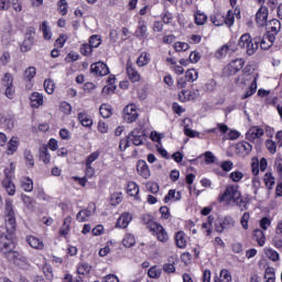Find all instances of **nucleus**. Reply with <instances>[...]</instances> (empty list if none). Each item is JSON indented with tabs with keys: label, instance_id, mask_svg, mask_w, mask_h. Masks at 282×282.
<instances>
[{
	"label": "nucleus",
	"instance_id": "864d4df0",
	"mask_svg": "<svg viewBox=\"0 0 282 282\" xmlns=\"http://www.w3.org/2000/svg\"><path fill=\"white\" fill-rule=\"evenodd\" d=\"M101 43H102V40L100 39V35H93L89 39V45L93 47H100Z\"/></svg>",
	"mask_w": 282,
	"mask_h": 282
},
{
	"label": "nucleus",
	"instance_id": "774afa93",
	"mask_svg": "<svg viewBox=\"0 0 282 282\" xmlns=\"http://www.w3.org/2000/svg\"><path fill=\"white\" fill-rule=\"evenodd\" d=\"M129 137L121 139L119 142V150L120 151H127L129 149Z\"/></svg>",
	"mask_w": 282,
	"mask_h": 282
},
{
	"label": "nucleus",
	"instance_id": "c9c22d12",
	"mask_svg": "<svg viewBox=\"0 0 282 282\" xmlns=\"http://www.w3.org/2000/svg\"><path fill=\"white\" fill-rule=\"evenodd\" d=\"M111 106L102 104L99 108V113L102 118H111Z\"/></svg>",
	"mask_w": 282,
	"mask_h": 282
},
{
	"label": "nucleus",
	"instance_id": "473e14b6",
	"mask_svg": "<svg viewBox=\"0 0 282 282\" xmlns=\"http://www.w3.org/2000/svg\"><path fill=\"white\" fill-rule=\"evenodd\" d=\"M257 79V77L252 74H247V75H240L238 76V78L236 79V85H246V83H248V80H254Z\"/></svg>",
	"mask_w": 282,
	"mask_h": 282
},
{
	"label": "nucleus",
	"instance_id": "680f3d73",
	"mask_svg": "<svg viewBox=\"0 0 282 282\" xmlns=\"http://www.w3.org/2000/svg\"><path fill=\"white\" fill-rule=\"evenodd\" d=\"M191 91L188 90H182L180 94H178V100L181 102H186V100H191Z\"/></svg>",
	"mask_w": 282,
	"mask_h": 282
},
{
	"label": "nucleus",
	"instance_id": "9b49d317",
	"mask_svg": "<svg viewBox=\"0 0 282 282\" xmlns=\"http://www.w3.org/2000/svg\"><path fill=\"white\" fill-rule=\"evenodd\" d=\"M6 178L2 181V186L7 191L8 195H14L17 193V186L12 182V177L10 176V170H4Z\"/></svg>",
	"mask_w": 282,
	"mask_h": 282
},
{
	"label": "nucleus",
	"instance_id": "4468645a",
	"mask_svg": "<svg viewBox=\"0 0 282 282\" xmlns=\"http://www.w3.org/2000/svg\"><path fill=\"white\" fill-rule=\"evenodd\" d=\"M90 72L96 76H107V74H109V67L102 62H97L91 64Z\"/></svg>",
	"mask_w": 282,
	"mask_h": 282
},
{
	"label": "nucleus",
	"instance_id": "603ef678",
	"mask_svg": "<svg viewBox=\"0 0 282 282\" xmlns=\"http://www.w3.org/2000/svg\"><path fill=\"white\" fill-rule=\"evenodd\" d=\"M225 24L228 25V28H232V25H235V14L232 13V10L227 12V17H225Z\"/></svg>",
	"mask_w": 282,
	"mask_h": 282
},
{
	"label": "nucleus",
	"instance_id": "6e6552de",
	"mask_svg": "<svg viewBox=\"0 0 282 282\" xmlns=\"http://www.w3.org/2000/svg\"><path fill=\"white\" fill-rule=\"evenodd\" d=\"M138 107L130 104L123 109V120L128 123L135 122L138 120Z\"/></svg>",
	"mask_w": 282,
	"mask_h": 282
},
{
	"label": "nucleus",
	"instance_id": "ddd939ff",
	"mask_svg": "<svg viewBox=\"0 0 282 282\" xmlns=\"http://www.w3.org/2000/svg\"><path fill=\"white\" fill-rule=\"evenodd\" d=\"M264 131L263 129L253 126L251 127L247 133H246V139L249 140V142H257L260 138H263Z\"/></svg>",
	"mask_w": 282,
	"mask_h": 282
},
{
	"label": "nucleus",
	"instance_id": "ea45409f",
	"mask_svg": "<svg viewBox=\"0 0 282 282\" xmlns=\"http://www.w3.org/2000/svg\"><path fill=\"white\" fill-rule=\"evenodd\" d=\"M162 274V270L161 269H158V267H152L148 270V276L150 279H160Z\"/></svg>",
	"mask_w": 282,
	"mask_h": 282
},
{
	"label": "nucleus",
	"instance_id": "4c0bfd02",
	"mask_svg": "<svg viewBox=\"0 0 282 282\" xmlns=\"http://www.w3.org/2000/svg\"><path fill=\"white\" fill-rule=\"evenodd\" d=\"M198 77L199 73L195 68L188 69L185 73V78H187L189 83H195V80H197Z\"/></svg>",
	"mask_w": 282,
	"mask_h": 282
},
{
	"label": "nucleus",
	"instance_id": "f257e3e1",
	"mask_svg": "<svg viewBox=\"0 0 282 282\" xmlns=\"http://www.w3.org/2000/svg\"><path fill=\"white\" fill-rule=\"evenodd\" d=\"M218 202L224 203L227 202V204H230L234 202V204H237L240 208H243L245 210L248 208L246 207V200L241 198V192H239V188L235 185H229L225 189V192L218 197Z\"/></svg>",
	"mask_w": 282,
	"mask_h": 282
},
{
	"label": "nucleus",
	"instance_id": "a19ab883",
	"mask_svg": "<svg viewBox=\"0 0 282 282\" xmlns=\"http://www.w3.org/2000/svg\"><path fill=\"white\" fill-rule=\"evenodd\" d=\"M151 58H149V55L147 53H142L138 59H137V65L139 67H144V65H149Z\"/></svg>",
	"mask_w": 282,
	"mask_h": 282
},
{
	"label": "nucleus",
	"instance_id": "052dcab7",
	"mask_svg": "<svg viewBox=\"0 0 282 282\" xmlns=\"http://www.w3.org/2000/svg\"><path fill=\"white\" fill-rule=\"evenodd\" d=\"M174 48L176 52H186V50H188V43L176 42Z\"/></svg>",
	"mask_w": 282,
	"mask_h": 282
},
{
	"label": "nucleus",
	"instance_id": "4be33fe9",
	"mask_svg": "<svg viewBox=\"0 0 282 282\" xmlns=\"http://www.w3.org/2000/svg\"><path fill=\"white\" fill-rule=\"evenodd\" d=\"M26 242L29 246H31V248H34L35 250H43V248H45L43 241L34 236L26 237Z\"/></svg>",
	"mask_w": 282,
	"mask_h": 282
},
{
	"label": "nucleus",
	"instance_id": "a18cd8bd",
	"mask_svg": "<svg viewBox=\"0 0 282 282\" xmlns=\"http://www.w3.org/2000/svg\"><path fill=\"white\" fill-rule=\"evenodd\" d=\"M212 22L216 25H224L226 23V17L221 15V14H215L214 17H212Z\"/></svg>",
	"mask_w": 282,
	"mask_h": 282
},
{
	"label": "nucleus",
	"instance_id": "6e6d98bb",
	"mask_svg": "<svg viewBox=\"0 0 282 282\" xmlns=\"http://www.w3.org/2000/svg\"><path fill=\"white\" fill-rule=\"evenodd\" d=\"M265 147H267L268 151H269L272 155H274V153H276V143H275L274 141L268 139V140L265 141Z\"/></svg>",
	"mask_w": 282,
	"mask_h": 282
},
{
	"label": "nucleus",
	"instance_id": "338daca9",
	"mask_svg": "<svg viewBox=\"0 0 282 282\" xmlns=\"http://www.w3.org/2000/svg\"><path fill=\"white\" fill-rule=\"evenodd\" d=\"M230 180H232V182H241V180H243V173L240 171L232 172L230 174Z\"/></svg>",
	"mask_w": 282,
	"mask_h": 282
},
{
	"label": "nucleus",
	"instance_id": "37998d69",
	"mask_svg": "<svg viewBox=\"0 0 282 282\" xmlns=\"http://www.w3.org/2000/svg\"><path fill=\"white\" fill-rule=\"evenodd\" d=\"M41 31L43 32V36L46 41L52 39V32L50 31V26H47V21L42 22Z\"/></svg>",
	"mask_w": 282,
	"mask_h": 282
},
{
	"label": "nucleus",
	"instance_id": "0e129e2a",
	"mask_svg": "<svg viewBox=\"0 0 282 282\" xmlns=\"http://www.w3.org/2000/svg\"><path fill=\"white\" fill-rule=\"evenodd\" d=\"M265 254L269 259H271V261H279V252L268 249Z\"/></svg>",
	"mask_w": 282,
	"mask_h": 282
},
{
	"label": "nucleus",
	"instance_id": "c85d7f7f",
	"mask_svg": "<svg viewBox=\"0 0 282 282\" xmlns=\"http://www.w3.org/2000/svg\"><path fill=\"white\" fill-rule=\"evenodd\" d=\"M134 36H137V39H147V24H144V22H139Z\"/></svg>",
	"mask_w": 282,
	"mask_h": 282
},
{
	"label": "nucleus",
	"instance_id": "de8ad7c7",
	"mask_svg": "<svg viewBox=\"0 0 282 282\" xmlns=\"http://www.w3.org/2000/svg\"><path fill=\"white\" fill-rule=\"evenodd\" d=\"M206 21H208V17H206L205 13L197 12L195 14V23H196V25H204L206 23Z\"/></svg>",
	"mask_w": 282,
	"mask_h": 282
},
{
	"label": "nucleus",
	"instance_id": "8fccbe9b",
	"mask_svg": "<svg viewBox=\"0 0 282 282\" xmlns=\"http://www.w3.org/2000/svg\"><path fill=\"white\" fill-rule=\"evenodd\" d=\"M21 199H22L23 204H25L26 208H29V209L34 208V200L32 199V197H30L25 194H22Z\"/></svg>",
	"mask_w": 282,
	"mask_h": 282
},
{
	"label": "nucleus",
	"instance_id": "2f4dec72",
	"mask_svg": "<svg viewBox=\"0 0 282 282\" xmlns=\"http://www.w3.org/2000/svg\"><path fill=\"white\" fill-rule=\"evenodd\" d=\"M122 245L124 248H133V246H135V237L131 234H127L122 239Z\"/></svg>",
	"mask_w": 282,
	"mask_h": 282
},
{
	"label": "nucleus",
	"instance_id": "a878e982",
	"mask_svg": "<svg viewBox=\"0 0 282 282\" xmlns=\"http://www.w3.org/2000/svg\"><path fill=\"white\" fill-rule=\"evenodd\" d=\"M215 282H232V275L230 271L223 269L220 271L219 278H215Z\"/></svg>",
	"mask_w": 282,
	"mask_h": 282
},
{
	"label": "nucleus",
	"instance_id": "423d86ee",
	"mask_svg": "<svg viewBox=\"0 0 282 282\" xmlns=\"http://www.w3.org/2000/svg\"><path fill=\"white\" fill-rule=\"evenodd\" d=\"M245 63L246 62H243V59H241V58L234 59L230 64H228L224 68V74H226V76H235V74H237V72H241V69H243Z\"/></svg>",
	"mask_w": 282,
	"mask_h": 282
},
{
	"label": "nucleus",
	"instance_id": "13d9d810",
	"mask_svg": "<svg viewBox=\"0 0 282 282\" xmlns=\"http://www.w3.org/2000/svg\"><path fill=\"white\" fill-rule=\"evenodd\" d=\"M98 158H100V152H93L86 160V166L94 164Z\"/></svg>",
	"mask_w": 282,
	"mask_h": 282
},
{
	"label": "nucleus",
	"instance_id": "20e7f679",
	"mask_svg": "<svg viewBox=\"0 0 282 282\" xmlns=\"http://www.w3.org/2000/svg\"><path fill=\"white\" fill-rule=\"evenodd\" d=\"M6 230L8 235H14V230H17V218L11 200L6 202Z\"/></svg>",
	"mask_w": 282,
	"mask_h": 282
},
{
	"label": "nucleus",
	"instance_id": "412c9836",
	"mask_svg": "<svg viewBox=\"0 0 282 282\" xmlns=\"http://www.w3.org/2000/svg\"><path fill=\"white\" fill-rule=\"evenodd\" d=\"M19 149V138L12 137L7 145V155H14Z\"/></svg>",
	"mask_w": 282,
	"mask_h": 282
},
{
	"label": "nucleus",
	"instance_id": "49530a36",
	"mask_svg": "<svg viewBox=\"0 0 282 282\" xmlns=\"http://www.w3.org/2000/svg\"><path fill=\"white\" fill-rule=\"evenodd\" d=\"M264 184L269 191H272V188H274V177L272 176V174L267 173L264 175Z\"/></svg>",
	"mask_w": 282,
	"mask_h": 282
},
{
	"label": "nucleus",
	"instance_id": "f8f14e48",
	"mask_svg": "<svg viewBox=\"0 0 282 282\" xmlns=\"http://www.w3.org/2000/svg\"><path fill=\"white\" fill-rule=\"evenodd\" d=\"M268 14H269L268 7L262 4L259 8L258 12L256 13V22H257V25H259V28H264V25L268 22Z\"/></svg>",
	"mask_w": 282,
	"mask_h": 282
},
{
	"label": "nucleus",
	"instance_id": "f03ea898",
	"mask_svg": "<svg viewBox=\"0 0 282 282\" xmlns=\"http://www.w3.org/2000/svg\"><path fill=\"white\" fill-rule=\"evenodd\" d=\"M13 235L11 234H2L0 236V252L6 254L9 261L15 262L19 259V252L14 251V240H12Z\"/></svg>",
	"mask_w": 282,
	"mask_h": 282
},
{
	"label": "nucleus",
	"instance_id": "c03bdc74",
	"mask_svg": "<svg viewBox=\"0 0 282 282\" xmlns=\"http://www.w3.org/2000/svg\"><path fill=\"white\" fill-rule=\"evenodd\" d=\"M91 272V267L88 263H82L77 268V274H89Z\"/></svg>",
	"mask_w": 282,
	"mask_h": 282
},
{
	"label": "nucleus",
	"instance_id": "7c9ffc66",
	"mask_svg": "<svg viewBox=\"0 0 282 282\" xmlns=\"http://www.w3.org/2000/svg\"><path fill=\"white\" fill-rule=\"evenodd\" d=\"M127 193L130 195V197H135V195L140 193V187L135 184V182H129Z\"/></svg>",
	"mask_w": 282,
	"mask_h": 282
},
{
	"label": "nucleus",
	"instance_id": "b1692460",
	"mask_svg": "<svg viewBox=\"0 0 282 282\" xmlns=\"http://www.w3.org/2000/svg\"><path fill=\"white\" fill-rule=\"evenodd\" d=\"M30 100H31V107H33L34 109H39V107L43 105V95L39 93H33L30 97Z\"/></svg>",
	"mask_w": 282,
	"mask_h": 282
},
{
	"label": "nucleus",
	"instance_id": "2eb2a0df",
	"mask_svg": "<svg viewBox=\"0 0 282 282\" xmlns=\"http://www.w3.org/2000/svg\"><path fill=\"white\" fill-rule=\"evenodd\" d=\"M137 171L141 177H144V180H149V177H151V170H149L147 161H139L137 164Z\"/></svg>",
	"mask_w": 282,
	"mask_h": 282
},
{
	"label": "nucleus",
	"instance_id": "6ab92c4d",
	"mask_svg": "<svg viewBox=\"0 0 282 282\" xmlns=\"http://www.w3.org/2000/svg\"><path fill=\"white\" fill-rule=\"evenodd\" d=\"M131 219H133V217L131 216V214L129 213H124L122 214L119 219L117 220V228H127V226H129V224H131Z\"/></svg>",
	"mask_w": 282,
	"mask_h": 282
},
{
	"label": "nucleus",
	"instance_id": "f704fd0d",
	"mask_svg": "<svg viewBox=\"0 0 282 282\" xmlns=\"http://www.w3.org/2000/svg\"><path fill=\"white\" fill-rule=\"evenodd\" d=\"M264 279H265L267 282H274V281H276V275L274 273V268L268 267L264 270Z\"/></svg>",
	"mask_w": 282,
	"mask_h": 282
},
{
	"label": "nucleus",
	"instance_id": "3c124183",
	"mask_svg": "<svg viewBox=\"0 0 282 282\" xmlns=\"http://www.w3.org/2000/svg\"><path fill=\"white\" fill-rule=\"evenodd\" d=\"M2 85L3 87L14 85V78L12 77V74L10 73L4 74V76L2 77Z\"/></svg>",
	"mask_w": 282,
	"mask_h": 282
},
{
	"label": "nucleus",
	"instance_id": "0eeeda50",
	"mask_svg": "<svg viewBox=\"0 0 282 282\" xmlns=\"http://www.w3.org/2000/svg\"><path fill=\"white\" fill-rule=\"evenodd\" d=\"M129 142H132L134 147H142L144 140H147V134L140 129H134L128 134Z\"/></svg>",
	"mask_w": 282,
	"mask_h": 282
},
{
	"label": "nucleus",
	"instance_id": "39448f33",
	"mask_svg": "<svg viewBox=\"0 0 282 282\" xmlns=\"http://www.w3.org/2000/svg\"><path fill=\"white\" fill-rule=\"evenodd\" d=\"M150 231L153 232L156 239L162 243H166V241H169V234L166 232L162 225L152 223L150 225Z\"/></svg>",
	"mask_w": 282,
	"mask_h": 282
},
{
	"label": "nucleus",
	"instance_id": "4d7b16f0",
	"mask_svg": "<svg viewBox=\"0 0 282 282\" xmlns=\"http://www.w3.org/2000/svg\"><path fill=\"white\" fill-rule=\"evenodd\" d=\"M204 156H205V162L207 164H215V162L217 160V156H215V154H213V152H210V151L205 152Z\"/></svg>",
	"mask_w": 282,
	"mask_h": 282
},
{
	"label": "nucleus",
	"instance_id": "f3484780",
	"mask_svg": "<svg viewBox=\"0 0 282 282\" xmlns=\"http://www.w3.org/2000/svg\"><path fill=\"white\" fill-rule=\"evenodd\" d=\"M274 41H276V37H274V35L265 34L262 39L260 37L259 44L261 50H268L269 47L274 45Z\"/></svg>",
	"mask_w": 282,
	"mask_h": 282
},
{
	"label": "nucleus",
	"instance_id": "5fc2aeb1",
	"mask_svg": "<svg viewBox=\"0 0 282 282\" xmlns=\"http://www.w3.org/2000/svg\"><path fill=\"white\" fill-rule=\"evenodd\" d=\"M93 52L94 47L89 44H83L80 47V54H83V56H90Z\"/></svg>",
	"mask_w": 282,
	"mask_h": 282
},
{
	"label": "nucleus",
	"instance_id": "58836bf2",
	"mask_svg": "<svg viewBox=\"0 0 282 282\" xmlns=\"http://www.w3.org/2000/svg\"><path fill=\"white\" fill-rule=\"evenodd\" d=\"M55 87H56V84H54V80L52 78L44 80V89L46 94H50V95L54 94Z\"/></svg>",
	"mask_w": 282,
	"mask_h": 282
},
{
	"label": "nucleus",
	"instance_id": "69168bd1",
	"mask_svg": "<svg viewBox=\"0 0 282 282\" xmlns=\"http://www.w3.org/2000/svg\"><path fill=\"white\" fill-rule=\"evenodd\" d=\"M58 8L61 14L65 17V14H67V0H59Z\"/></svg>",
	"mask_w": 282,
	"mask_h": 282
},
{
	"label": "nucleus",
	"instance_id": "e2e57ef3",
	"mask_svg": "<svg viewBox=\"0 0 282 282\" xmlns=\"http://www.w3.org/2000/svg\"><path fill=\"white\" fill-rule=\"evenodd\" d=\"M248 221H250V214L245 213L240 219V224L245 230H248Z\"/></svg>",
	"mask_w": 282,
	"mask_h": 282
},
{
	"label": "nucleus",
	"instance_id": "9d476101",
	"mask_svg": "<svg viewBox=\"0 0 282 282\" xmlns=\"http://www.w3.org/2000/svg\"><path fill=\"white\" fill-rule=\"evenodd\" d=\"M264 25L267 28V35L274 36V39H276V35L281 32V21L272 19Z\"/></svg>",
	"mask_w": 282,
	"mask_h": 282
},
{
	"label": "nucleus",
	"instance_id": "7ed1b4c3",
	"mask_svg": "<svg viewBox=\"0 0 282 282\" xmlns=\"http://www.w3.org/2000/svg\"><path fill=\"white\" fill-rule=\"evenodd\" d=\"M259 41H261V37H254L252 40L250 33H245L240 36L238 45L241 50L246 51L248 56H252L259 50Z\"/></svg>",
	"mask_w": 282,
	"mask_h": 282
},
{
	"label": "nucleus",
	"instance_id": "79ce46f5",
	"mask_svg": "<svg viewBox=\"0 0 282 282\" xmlns=\"http://www.w3.org/2000/svg\"><path fill=\"white\" fill-rule=\"evenodd\" d=\"M36 76V68L34 66H30L24 70V80H32Z\"/></svg>",
	"mask_w": 282,
	"mask_h": 282
},
{
	"label": "nucleus",
	"instance_id": "09e8293b",
	"mask_svg": "<svg viewBox=\"0 0 282 282\" xmlns=\"http://www.w3.org/2000/svg\"><path fill=\"white\" fill-rule=\"evenodd\" d=\"M40 160L44 162V164H50V152L47 151V148H42L40 151Z\"/></svg>",
	"mask_w": 282,
	"mask_h": 282
},
{
	"label": "nucleus",
	"instance_id": "bf43d9fd",
	"mask_svg": "<svg viewBox=\"0 0 282 282\" xmlns=\"http://www.w3.org/2000/svg\"><path fill=\"white\" fill-rule=\"evenodd\" d=\"M33 44H34V39L33 37H29L28 40H24V42L21 46V51L22 52H28V50H30Z\"/></svg>",
	"mask_w": 282,
	"mask_h": 282
},
{
	"label": "nucleus",
	"instance_id": "a211bd4d",
	"mask_svg": "<svg viewBox=\"0 0 282 282\" xmlns=\"http://www.w3.org/2000/svg\"><path fill=\"white\" fill-rule=\"evenodd\" d=\"M96 213V207H94V210L86 208L82 209L77 213L76 219L77 221H89V218Z\"/></svg>",
	"mask_w": 282,
	"mask_h": 282
},
{
	"label": "nucleus",
	"instance_id": "dca6fc26",
	"mask_svg": "<svg viewBox=\"0 0 282 282\" xmlns=\"http://www.w3.org/2000/svg\"><path fill=\"white\" fill-rule=\"evenodd\" d=\"M127 75L131 83H140V73L133 67V64H127Z\"/></svg>",
	"mask_w": 282,
	"mask_h": 282
},
{
	"label": "nucleus",
	"instance_id": "e433bc0d",
	"mask_svg": "<svg viewBox=\"0 0 282 282\" xmlns=\"http://www.w3.org/2000/svg\"><path fill=\"white\" fill-rule=\"evenodd\" d=\"M24 160H25V165L29 169H33V166H34V155H32V152L30 150L24 151Z\"/></svg>",
	"mask_w": 282,
	"mask_h": 282
},
{
	"label": "nucleus",
	"instance_id": "aec40b11",
	"mask_svg": "<svg viewBox=\"0 0 282 282\" xmlns=\"http://www.w3.org/2000/svg\"><path fill=\"white\" fill-rule=\"evenodd\" d=\"M191 122H192L191 118H185L183 120V124H185L184 126V134L187 135V138H199V132L188 128Z\"/></svg>",
	"mask_w": 282,
	"mask_h": 282
},
{
	"label": "nucleus",
	"instance_id": "1a4fd4ad",
	"mask_svg": "<svg viewBox=\"0 0 282 282\" xmlns=\"http://www.w3.org/2000/svg\"><path fill=\"white\" fill-rule=\"evenodd\" d=\"M216 232H224L225 230H228V228H235V219L230 216L225 217L224 219H220L216 221L215 224Z\"/></svg>",
	"mask_w": 282,
	"mask_h": 282
},
{
	"label": "nucleus",
	"instance_id": "c756f323",
	"mask_svg": "<svg viewBox=\"0 0 282 282\" xmlns=\"http://www.w3.org/2000/svg\"><path fill=\"white\" fill-rule=\"evenodd\" d=\"M78 120L83 127H91V124H94V120H91V118H89L85 112H80L78 115Z\"/></svg>",
	"mask_w": 282,
	"mask_h": 282
},
{
	"label": "nucleus",
	"instance_id": "393cba45",
	"mask_svg": "<svg viewBox=\"0 0 282 282\" xmlns=\"http://www.w3.org/2000/svg\"><path fill=\"white\" fill-rule=\"evenodd\" d=\"M21 186L26 193H32V191H34V182L30 177H22Z\"/></svg>",
	"mask_w": 282,
	"mask_h": 282
},
{
	"label": "nucleus",
	"instance_id": "72a5a7b5",
	"mask_svg": "<svg viewBox=\"0 0 282 282\" xmlns=\"http://www.w3.org/2000/svg\"><path fill=\"white\" fill-rule=\"evenodd\" d=\"M253 237L257 240L259 246H264V243H265V234H263V230L256 229L253 231Z\"/></svg>",
	"mask_w": 282,
	"mask_h": 282
},
{
	"label": "nucleus",
	"instance_id": "bb28decb",
	"mask_svg": "<svg viewBox=\"0 0 282 282\" xmlns=\"http://www.w3.org/2000/svg\"><path fill=\"white\" fill-rule=\"evenodd\" d=\"M175 241L177 248H186V234H184V231L176 232Z\"/></svg>",
	"mask_w": 282,
	"mask_h": 282
},
{
	"label": "nucleus",
	"instance_id": "cd10ccee",
	"mask_svg": "<svg viewBox=\"0 0 282 282\" xmlns=\"http://www.w3.org/2000/svg\"><path fill=\"white\" fill-rule=\"evenodd\" d=\"M72 225V216H67L65 219H64V223H63V226L59 230V234L63 236V237H67V235L69 234V226Z\"/></svg>",
	"mask_w": 282,
	"mask_h": 282
},
{
	"label": "nucleus",
	"instance_id": "5701e85b",
	"mask_svg": "<svg viewBox=\"0 0 282 282\" xmlns=\"http://www.w3.org/2000/svg\"><path fill=\"white\" fill-rule=\"evenodd\" d=\"M236 149L238 153H243V155H250L252 153V144L247 141L238 143Z\"/></svg>",
	"mask_w": 282,
	"mask_h": 282
}]
</instances>
